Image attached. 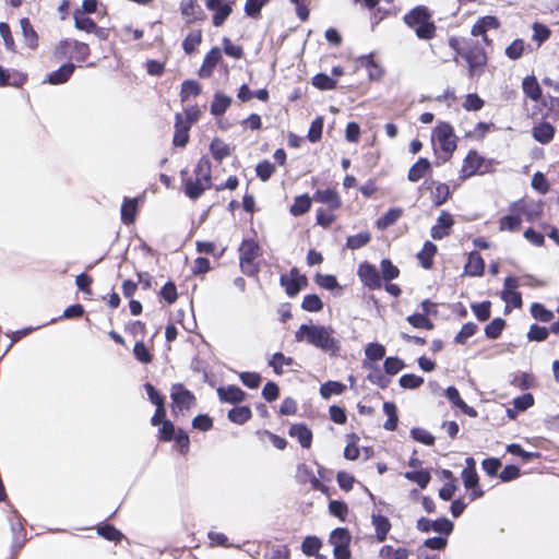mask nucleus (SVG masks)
<instances>
[{
    "instance_id": "1",
    "label": "nucleus",
    "mask_w": 559,
    "mask_h": 559,
    "mask_svg": "<svg viewBox=\"0 0 559 559\" xmlns=\"http://www.w3.org/2000/svg\"><path fill=\"white\" fill-rule=\"evenodd\" d=\"M448 45L454 52V61L457 62L459 58L465 61L469 78L479 76L485 73L489 56L485 45L479 40L452 35L448 38Z\"/></svg>"
},
{
    "instance_id": "2",
    "label": "nucleus",
    "mask_w": 559,
    "mask_h": 559,
    "mask_svg": "<svg viewBox=\"0 0 559 559\" xmlns=\"http://www.w3.org/2000/svg\"><path fill=\"white\" fill-rule=\"evenodd\" d=\"M181 190L191 200H198L212 187V163L207 156H202L193 169L180 171Z\"/></svg>"
},
{
    "instance_id": "3",
    "label": "nucleus",
    "mask_w": 559,
    "mask_h": 559,
    "mask_svg": "<svg viewBox=\"0 0 559 559\" xmlns=\"http://www.w3.org/2000/svg\"><path fill=\"white\" fill-rule=\"evenodd\" d=\"M402 20L420 40L429 41L437 36L438 27L433 20V11L427 5L418 4L412 8Z\"/></svg>"
},
{
    "instance_id": "4",
    "label": "nucleus",
    "mask_w": 559,
    "mask_h": 559,
    "mask_svg": "<svg viewBox=\"0 0 559 559\" xmlns=\"http://www.w3.org/2000/svg\"><path fill=\"white\" fill-rule=\"evenodd\" d=\"M238 253L241 272L250 277L258 276L260 273L258 259L262 255V249L259 242L253 238L242 239L238 248Z\"/></svg>"
},
{
    "instance_id": "5",
    "label": "nucleus",
    "mask_w": 559,
    "mask_h": 559,
    "mask_svg": "<svg viewBox=\"0 0 559 559\" xmlns=\"http://www.w3.org/2000/svg\"><path fill=\"white\" fill-rule=\"evenodd\" d=\"M497 164L495 159L485 158L476 150H471L462 162L460 178L464 180L476 175L491 174Z\"/></svg>"
},
{
    "instance_id": "6",
    "label": "nucleus",
    "mask_w": 559,
    "mask_h": 559,
    "mask_svg": "<svg viewBox=\"0 0 559 559\" xmlns=\"http://www.w3.org/2000/svg\"><path fill=\"white\" fill-rule=\"evenodd\" d=\"M91 56L88 44L78 39H61L53 48V57L57 61L64 59L74 60L78 63L85 62Z\"/></svg>"
},
{
    "instance_id": "7",
    "label": "nucleus",
    "mask_w": 559,
    "mask_h": 559,
    "mask_svg": "<svg viewBox=\"0 0 559 559\" xmlns=\"http://www.w3.org/2000/svg\"><path fill=\"white\" fill-rule=\"evenodd\" d=\"M170 408L175 418L186 416L197 405V397L182 383H174L170 388Z\"/></svg>"
},
{
    "instance_id": "8",
    "label": "nucleus",
    "mask_w": 559,
    "mask_h": 559,
    "mask_svg": "<svg viewBox=\"0 0 559 559\" xmlns=\"http://www.w3.org/2000/svg\"><path fill=\"white\" fill-rule=\"evenodd\" d=\"M159 442L174 441V448L181 454L187 455L190 451L189 435L182 428H176L173 421H166L157 432Z\"/></svg>"
},
{
    "instance_id": "9",
    "label": "nucleus",
    "mask_w": 559,
    "mask_h": 559,
    "mask_svg": "<svg viewBox=\"0 0 559 559\" xmlns=\"http://www.w3.org/2000/svg\"><path fill=\"white\" fill-rule=\"evenodd\" d=\"M531 117L552 122L559 121V97L549 94L544 96L533 106Z\"/></svg>"
},
{
    "instance_id": "10",
    "label": "nucleus",
    "mask_w": 559,
    "mask_h": 559,
    "mask_svg": "<svg viewBox=\"0 0 559 559\" xmlns=\"http://www.w3.org/2000/svg\"><path fill=\"white\" fill-rule=\"evenodd\" d=\"M332 328L321 325H309L308 343L323 350H336L337 341L332 336Z\"/></svg>"
},
{
    "instance_id": "11",
    "label": "nucleus",
    "mask_w": 559,
    "mask_h": 559,
    "mask_svg": "<svg viewBox=\"0 0 559 559\" xmlns=\"http://www.w3.org/2000/svg\"><path fill=\"white\" fill-rule=\"evenodd\" d=\"M466 466L462 471V479L464 487L469 490L468 498L471 501L484 497L485 491L479 486V477L476 471V462L473 457L465 460Z\"/></svg>"
},
{
    "instance_id": "12",
    "label": "nucleus",
    "mask_w": 559,
    "mask_h": 559,
    "mask_svg": "<svg viewBox=\"0 0 559 559\" xmlns=\"http://www.w3.org/2000/svg\"><path fill=\"white\" fill-rule=\"evenodd\" d=\"M432 136L438 141L440 148L452 155L457 147V138L453 127L447 121H440L432 131Z\"/></svg>"
},
{
    "instance_id": "13",
    "label": "nucleus",
    "mask_w": 559,
    "mask_h": 559,
    "mask_svg": "<svg viewBox=\"0 0 559 559\" xmlns=\"http://www.w3.org/2000/svg\"><path fill=\"white\" fill-rule=\"evenodd\" d=\"M501 26L500 20L495 15H485L479 17L471 28V35L473 37H481L483 44L487 47H491L493 40L488 37L487 33L491 29H498Z\"/></svg>"
},
{
    "instance_id": "14",
    "label": "nucleus",
    "mask_w": 559,
    "mask_h": 559,
    "mask_svg": "<svg viewBox=\"0 0 559 559\" xmlns=\"http://www.w3.org/2000/svg\"><path fill=\"white\" fill-rule=\"evenodd\" d=\"M280 284L289 297H295L302 288L307 287L308 278L300 274L297 267H292L288 274L280 276Z\"/></svg>"
},
{
    "instance_id": "15",
    "label": "nucleus",
    "mask_w": 559,
    "mask_h": 559,
    "mask_svg": "<svg viewBox=\"0 0 559 559\" xmlns=\"http://www.w3.org/2000/svg\"><path fill=\"white\" fill-rule=\"evenodd\" d=\"M357 275L367 288L371 290L381 288V275L373 264L367 261L361 262L358 265Z\"/></svg>"
},
{
    "instance_id": "16",
    "label": "nucleus",
    "mask_w": 559,
    "mask_h": 559,
    "mask_svg": "<svg viewBox=\"0 0 559 559\" xmlns=\"http://www.w3.org/2000/svg\"><path fill=\"white\" fill-rule=\"evenodd\" d=\"M207 10L213 11L212 23L215 27L222 26L233 13V2L224 0H205Z\"/></svg>"
},
{
    "instance_id": "17",
    "label": "nucleus",
    "mask_w": 559,
    "mask_h": 559,
    "mask_svg": "<svg viewBox=\"0 0 559 559\" xmlns=\"http://www.w3.org/2000/svg\"><path fill=\"white\" fill-rule=\"evenodd\" d=\"M509 211L519 212L520 217L524 216L528 222H536L543 216V206L539 203L527 202L524 199L511 203Z\"/></svg>"
},
{
    "instance_id": "18",
    "label": "nucleus",
    "mask_w": 559,
    "mask_h": 559,
    "mask_svg": "<svg viewBox=\"0 0 559 559\" xmlns=\"http://www.w3.org/2000/svg\"><path fill=\"white\" fill-rule=\"evenodd\" d=\"M312 199L325 204L330 211H336L342 206V199L336 188L317 189Z\"/></svg>"
},
{
    "instance_id": "19",
    "label": "nucleus",
    "mask_w": 559,
    "mask_h": 559,
    "mask_svg": "<svg viewBox=\"0 0 559 559\" xmlns=\"http://www.w3.org/2000/svg\"><path fill=\"white\" fill-rule=\"evenodd\" d=\"M454 223L453 215L447 211H442L437 218V223L430 229L431 237L436 240H440L449 236Z\"/></svg>"
},
{
    "instance_id": "20",
    "label": "nucleus",
    "mask_w": 559,
    "mask_h": 559,
    "mask_svg": "<svg viewBox=\"0 0 559 559\" xmlns=\"http://www.w3.org/2000/svg\"><path fill=\"white\" fill-rule=\"evenodd\" d=\"M222 60V51L218 47H213L205 55L203 62L198 71V75L201 79H209L213 75V72L217 63Z\"/></svg>"
},
{
    "instance_id": "21",
    "label": "nucleus",
    "mask_w": 559,
    "mask_h": 559,
    "mask_svg": "<svg viewBox=\"0 0 559 559\" xmlns=\"http://www.w3.org/2000/svg\"><path fill=\"white\" fill-rule=\"evenodd\" d=\"M216 393L222 403L238 404L243 402L247 397L246 392L234 384L218 386Z\"/></svg>"
},
{
    "instance_id": "22",
    "label": "nucleus",
    "mask_w": 559,
    "mask_h": 559,
    "mask_svg": "<svg viewBox=\"0 0 559 559\" xmlns=\"http://www.w3.org/2000/svg\"><path fill=\"white\" fill-rule=\"evenodd\" d=\"M555 134V126L547 120H540L532 128L533 139L543 145L549 144L554 140Z\"/></svg>"
},
{
    "instance_id": "23",
    "label": "nucleus",
    "mask_w": 559,
    "mask_h": 559,
    "mask_svg": "<svg viewBox=\"0 0 559 559\" xmlns=\"http://www.w3.org/2000/svg\"><path fill=\"white\" fill-rule=\"evenodd\" d=\"M288 435L296 438L302 449H310L312 445V430L304 423L293 424L288 429Z\"/></svg>"
},
{
    "instance_id": "24",
    "label": "nucleus",
    "mask_w": 559,
    "mask_h": 559,
    "mask_svg": "<svg viewBox=\"0 0 559 559\" xmlns=\"http://www.w3.org/2000/svg\"><path fill=\"white\" fill-rule=\"evenodd\" d=\"M75 66L72 62H67L60 66L57 70L52 71L47 76V82L51 85H60L67 83L73 75Z\"/></svg>"
},
{
    "instance_id": "25",
    "label": "nucleus",
    "mask_w": 559,
    "mask_h": 559,
    "mask_svg": "<svg viewBox=\"0 0 559 559\" xmlns=\"http://www.w3.org/2000/svg\"><path fill=\"white\" fill-rule=\"evenodd\" d=\"M191 127L185 124L183 117L180 112L175 116V133L173 143L175 146L185 147L189 142V131Z\"/></svg>"
},
{
    "instance_id": "26",
    "label": "nucleus",
    "mask_w": 559,
    "mask_h": 559,
    "mask_svg": "<svg viewBox=\"0 0 559 559\" xmlns=\"http://www.w3.org/2000/svg\"><path fill=\"white\" fill-rule=\"evenodd\" d=\"M444 394L453 406L460 408L468 417L475 418L478 416L477 411L464 402L455 386L447 388Z\"/></svg>"
},
{
    "instance_id": "27",
    "label": "nucleus",
    "mask_w": 559,
    "mask_h": 559,
    "mask_svg": "<svg viewBox=\"0 0 559 559\" xmlns=\"http://www.w3.org/2000/svg\"><path fill=\"white\" fill-rule=\"evenodd\" d=\"M522 91L524 95L533 102L542 100L543 90L535 75H526L522 80Z\"/></svg>"
},
{
    "instance_id": "28",
    "label": "nucleus",
    "mask_w": 559,
    "mask_h": 559,
    "mask_svg": "<svg viewBox=\"0 0 559 559\" xmlns=\"http://www.w3.org/2000/svg\"><path fill=\"white\" fill-rule=\"evenodd\" d=\"M465 274L469 276H483L485 272V261L478 251L468 253L467 262L464 267Z\"/></svg>"
},
{
    "instance_id": "29",
    "label": "nucleus",
    "mask_w": 559,
    "mask_h": 559,
    "mask_svg": "<svg viewBox=\"0 0 559 559\" xmlns=\"http://www.w3.org/2000/svg\"><path fill=\"white\" fill-rule=\"evenodd\" d=\"M431 164L425 158L420 157L414 165L411 166L407 173V179L411 182H417L431 173Z\"/></svg>"
},
{
    "instance_id": "30",
    "label": "nucleus",
    "mask_w": 559,
    "mask_h": 559,
    "mask_svg": "<svg viewBox=\"0 0 559 559\" xmlns=\"http://www.w3.org/2000/svg\"><path fill=\"white\" fill-rule=\"evenodd\" d=\"M371 523L374 526L377 540L379 543L384 542L392 527L390 520L381 513H373L371 515Z\"/></svg>"
},
{
    "instance_id": "31",
    "label": "nucleus",
    "mask_w": 559,
    "mask_h": 559,
    "mask_svg": "<svg viewBox=\"0 0 559 559\" xmlns=\"http://www.w3.org/2000/svg\"><path fill=\"white\" fill-rule=\"evenodd\" d=\"M522 226V218L520 217L519 212L510 211L509 214L503 215L499 218L498 228L499 231H519Z\"/></svg>"
},
{
    "instance_id": "32",
    "label": "nucleus",
    "mask_w": 559,
    "mask_h": 559,
    "mask_svg": "<svg viewBox=\"0 0 559 559\" xmlns=\"http://www.w3.org/2000/svg\"><path fill=\"white\" fill-rule=\"evenodd\" d=\"M20 25L22 28V34L25 40L26 46L35 50L39 45V37L35 28L33 27L28 17H23L20 20Z\"/></svg>"
},
{
    "instance_id": "33",
    "label": "nucleus",
    "mask_w": 559,
    "mask_h": 559,
    "mask_svg": "<svg viewBox=\"0 0 559 559\" xmlns=\"http://www.w3.org/2000/svg\"><path fill=\"white\" fill-rule=\"evenodd\" d=\"M437 251V246L433 242L427 240L424 243L423 249L416 254L420 265L425 270H431L433 267V258Z\"/></svg>"
},
{
    "instance_id": "34",
    "label": "nucleus",
    "mask_w": 559,
    "mask_h": 559,
    "mask_svg": "<svg viewBox=\"0 0 559 559\" xmlns=\"http://www.w3.org/2000/svg\"><path fill=\"white\" fill-rule=\"evenodd\" d=\"M180 11L183 16H187V23H193L197 20L203 19V11L198 4L197 0H183L180 3Z\"/></svg>"
},
{
    "instance_id": "35",
    "label": "nucleus",
    "mask_w": 559,
    "mask_h": 559,
    "mask_svg": "<svg viewBox=\"0 0 559 559\" xmlns=\"http://www.w3.org/2000/svg\"><path fill=\"white\" fill-rule=\"evenodd\" d=\"M403 215L404 210L402 207H391L376 221V226L380 230H385L394 225Z\"/></svg>"
},
{
    "instance_id": "36",
    "label": "nucleus",
    "mask_w": 559,
    "mask_h": 559,
    "mask_svg": "<svg viewBox=\"0 0 559 559\" xmlns=\"http://www.w3.org/2000/svg\"><path fill=\"white\" fill-rule=\"evenodd\" d=\"M27 80L25 74L14 72L11 73L8 69L0 66V86H22Z\"/></svg>"
},
{
    "instance_id": "37",
    "label": "nucleus",
    "mask_w": 559,
    "mask_h": 559,
    "mask_svg": "<svg viewBox=\"0 0 559 559\" xmlns=\"http://www.w3.org/2000/svg\"><path fill=\"white\" fill-rule=\"evenodd\" d=\"M231 98L222 92H216L211 104V114L215 117L223 116L231 105Z\"/></svg>"
},
{
    "instance_id": "38",
    "label": "nucleus",
    "mask_w": 559,
    "mask_h": 559,
    "mask_svg": "<svg viewBox=\"0 0 559 559\" xmlns=\"http://www.w3.org/2000/svg\"><path fill=\"white\" fill-rule=\"evenodd\" d=\"M312 200L307 193L297 195L289 207V213L295 217L308 213L311 209Z\"/></svg>"
},
{
    "instance_id": "39",
    "label": "nucleus",
    "mask_w": 559,
    "mask_h": 559,
    "mask_svg": "<svg viewBox=\"0 0 559 559\" xmlns=\"http://www.w3.org/2000/svg\"><path fill=\"white\" fill-rule=\"evenodd\" d=\"M231 147L219 138H214L210 144V152L216 162H222L224 158L231 155Z\"/></svg>"
},
{
    "instance_id": "40",
    "label": "nucleus",
    "mask_w": 559,
    "mask_h": 559,
    "mask_svg": "<svg viewBox=\"0 0 559 559\" xmlns=\"http://www.w3.org/2000/svg\"><path fill=\"white\" fill-rule=\"evenodd\" d=\"M138 213V199L126 198L121 205V221L126 225L134 223Z\"/></svg>"
},
{
    "instance_id": "41",
    "label": "nucleus",
    "mask_w": 559,
    "mask_h": 559,
    "mask_svg": "<svg viewBox=\"0 0 559 559\" xmlns=\"http://www.w3.org/2000/svg\"><path fill=\"white\" fill-rule=\"evenodd\" d=\"M252 417V411L249 406H236L228 411L227 418L237 425H243Z\"/></svg>"
},
{
    "instance_id": "42",
    "label": "nucleus",
    "mask_w": 559,
    "mask_h": 559,
    "mask_svg": "<svg viewBox=\"0 0 559 559\" xmlns=\"http://www.w3.org/2000/svg\"><path fill=\"white\" fill-rule=\"evenodd\" d=\"M203 40L202 29L190 32L182 41V49L187 55H192Z\"/></svg>"
},
{
    "instance_id": "43",
    "label": "nucleus",
    "mask_w": 559,
    "mask_h": 559,
    "mask_svg": "<svg viewBox=\"0 0 559 559\" xmlns=\"http://www.w3.org/2000/svg\"><path fill=\"white\" fill-rule=\"evenodd\" d=\"M350 540L352 535L345 527H337L333 530L329 537V543L333 546V549L338 546L350 545Z\"/></svg>"
},
{
    "instance_id": "44",
    "label": "nucleus",
    "mask_w": 559,
    "mask_h": 559,
    "mask_svg": "<svg viewBox=\"0 0 559 559\" xmlns=\"http://www.w3.org/2000/svg\"><path fill=\"white\" fill-rule=\"evenodd\" d=\"M295 360L293 357L285 356L283 353L277 352L273 354L271 359L269 360V366L272 367L275 374L281 376L283 374L284 366H292L294 365Z\"/></svg>"
},
{
    "instance_id": "45",
    "label": "nucleus",
    "mask_w": 559,
    "mask_h": 559,
    "mask_svg": "<svg viewBox=\"0 0 559 559\" xmlns=\"http://www.w3.org/2000/svg\"><path fill=\"white\" fill-rule=\"evenodd\" d=\"M346 385L340 381H326L320 386V395L329 400L332 395H341L345 392Z\"/></svg>"
},
{
    "instance_id": "46",
    "label": "nucleus",
    "mask_w": 559,
    "mask_h": 559,
    "mask_svg": "<svg viewBox=\"0 0 559 559\" xmlns=\"http://www.w3.org/2000/svg\"><path fill=\"white\" fill-rule=\"evenodd\" d=\"M383 412L388 416L386 421L383 424V428L388 431H394L399 424L396 405L393 402H384Z\"/></svg>"
},
{
    "instance_id": "47",
    "label": "nucleus",
    "mask_w": 559,
    "mask_h": 559,
    "mask_svg": "<svg viewBox=\"0 0 559 559\" xmlns=\"http://www.w3.org/2000/svg\"><path fill=\"white\" fill-rule=\"evenodd\" d=\"M202 92V86L199 82L194 80H186L181 84L180 88V100L185 103L189 99L190 96H199Z\"/></svg>"
},
{
    "instance_id": "48",
    "label": "nucleus",
    "mask_w": 559,
    "mask_h": 559,
    "mask_svg": "<svg viewBox=\"0 0 559 559\" xmlns=\"http://www.w3.org/2000/svg\"><path fill=\"white\" fill-rule=\"evenodd\" d=\"M380 559H408L409 552L404 547L394 548L391 545H384L379 551Z\"/></svg>"
},
{
    "instance_id": "49",
    "label": "nucleus",
    "mask_w": 559,
    "mask_h": 559,
    "mask_svg": "<svg viewBox=\"0 0 559 559\" xmlns=\"http://www.w3.org/2000/svg\"><path fill=\"white\" fill-rule=\"evenodd\" d=\"M495 130V124L492 122H478L474 127L473 130L466 132L465 138L472 139L475 141H481L485 139V136Z\"/></svg>"
},
{
    "instance_id": "50",
    "label": "nucleus",
    "mask_w": 559,
    "mask_h": 559,
    "mask_svg": "<svg viewBox=\"0 0 559 559\" xmlns=\"http://www.w3.org/2000/svg\"><path fill=\"white\" fill-rule=\"evenodd\" d=\"M451 197L450 187L447 183L440 182L436 186L431 192V201L435 206H441Z\"/></svg>"
},
{
    "instance_id": "51",
    "label": "nucleus",
    "mask_w": 559,
    "mask_h": 559,
    "mask_svg": "<svg viewBox=\"0 0 559 559\" xmlns=\"http://www.w3.org/2000/svg\"><path fill=\"white\" fill-rule=\"evenodd\" d=\"M404 477L416 483L421 489H425L431 480V475L428 469L409 471L404 473Z\"/></svg>"
},
{
    "instance_id": "52",
    "label": "nucleus",
    "mask_w": 559,
    "mask_h": 559,
    "mask_svg": "<svg viewBox=\"0 0 559 559\" xmlns=\"http://www.w3.org/2000/svg\"><path fill=\"white\" fill-rule=\"evenodd\" d=\"M369 368L371 371L367 374V380L382 390L386 389L391 382L390 378H388L377 366H370Z\"/></svg>"
},
{
    "instance_id": "53",
    "label": "nucleus",
    "mask_w": 559,
    "mask_h": 559,
    "mask_svg": "<svg viewBox=\"0 0 559 559\" xmlns=\"http://www.w3.org/2000/svg\"><path fill=\"white\" fill-rule=\"evenodd\" d=\"M312 85L320 91H332L336 88L337 82L325 73H318L312 78Z\"/></svg>"
},
{
    "instance_id": "54",
    "label": "nucleus",
    "mask_w": 559,
    "mask_h": 559,
    "mask_svg": "<svg viewBox=\"0 0 559 559\" xmlns=\"http://www.w3.org/2000/svg\"><path fill=\"white\" fill-rule=\"evenodd\" d=\"M73 20L74 27L86 33H92L97 25L93 19L81 14L79 11L73 12Z\"/></svg>"
},
{
    "instance_id": "55",
    "label": "nucleus",
    "mask_w": 559,
    "mask_h": 559,
    "mask_svg": "<svg viewBox=\"0 0 559 559\" xmlns=\"http://www.w3.org/2000/svg\"><path fill=\"white\" fill-rule=\"evenodd\" d=\"M97 533L109 542H120L123 534L111 524H102L97 526Z\"/></svg>"
},
{
    "instance_id": "56",
    "label": "nucleus",
    "mask_w": 559,
    "mask_h": 559,
    "mask_svg": "<svg viewBox=\"0 0 559 559\" xmlns=\"http://www.w3.org/2000/svg\"><path fill=\"white\" fill-rule=\"evenodd\" d=\"M371 240V235L369 231H362L356 235L348 236L346 239L347 248L352 250H357L366 245H368Z\"/></svg>"
},
{
    "instance_id": "57",
    "label": "nucleus",
    "mask_w": 559,
    "mask_h": 559,
    "mask_svg": "<svg viewBox=\"0 0 559 559\" xmlns=\"http://www.w3.org/2000/svg\"><path fill=\"white\" fill-rule=\"evenodd\" d=\"M407 322L416 328L430 331L435 328L433 322L428 318V316L423 313H413L407 317Z\"/></svg>"
},
{
    "instance_id": "58",
    "label": "nucleus",
    "mask_w": 559,
    "mask_h": 559,
    "mask_svg": "<svg viewBox=\"0 0 559 559\" xmlns=\"http://www.w3.org/2000/svg\"><path fill=\"white\" fill-rule=\"evenodd\" d=\"M381 266V278L386 282L395 280L400 276V269L392 263L390 259H382L380 262Z\"/></svg>"
},
{
    "instance_id": "59",
    "label": "nucleus",
    "mask_w": 559,
    "mask_h": 559,
    "mask_svg": "<svg viewBox=\"0 0 559 559\" xmlns=\"http://www.w3.org/2000/svg\"><path fill=\"white\" fill-rule=\"evenodd\" d=\"M364 66L368 69L369 79L378 81L383 76V69L374 61L371 55L361 57Z\"/></svg>"
},
{
    "instance_id": "60",
    "label": "nucleus",
    "mask_w": 559,
    "mask_h": 559,
    "mask_svg": "<svg viewBox=\"0 0 559 559\" xmlns=\"http://www.w3.org/2000/svg\"><path fill=\"white\" fill-rule=\"evenodd\" d=\"M506 328V321L501 318H495L485 326V335L490 340L498 338Z\"/></svg>"
},
{
    "instance_id": "61",
    "label": "nucleus",
    "mask_w": 559,
    "mask_h": 559,
    "mask_svg": "<svg viewBox=\"0 0 559 559\" xmlns=\"http://www.w3.org/2000/svg\"><path fill=\"white\" fill-rule=\"evenodd\" d=\"M322 543L317 536H307L301 543V550L306 556L312 557L319 552Z\"/></svg>"
},
{
    "instance_id": "62",
    "label": "nucleus",
    "mask_w": 559,
    "mask_h": 559,
    "mask_svg": "<svg viewBox=\"0 0 559 559\" xmlns=\"http://www.w3.org/2000/svg\"><path fill=\"white\" fill-rule=\"evenodd\" d=\"M404 368H405L404 360L396 356H390L384 359L383 370H384V373H386L389 376H395Z\"/></svg>"
},
{
    "instance_id": "63",
    "label": "nucleus",
    "mask_w": 559,
    "mask_h": 559,
    "mask_svg": "<svg viewBox=\"0 0 559 559\" xmlns=\"http://www.w3.org/2000/svg\"><path fill=\"white\" fill-rule=\"evenodd\" d=\"M478 331L477 324L474 322H467L463 324L459 333L454 337V342L456 344L464 345L466 344L467 340L472 336H474Z\"/></svg>"
},
{
    "instance_id": "64",
    "label": "nucleus",
    "mask_w": 559,
    "mask_h": 559,
    "mask_svg": "<svg viewBox=\"0 0 559 559\" xmlns=\"http://www.w3.org/2000/svg\"><path fill=\"white\" fill-rule=\"evenodd\" d=\"M301 308L308 312H319L323 309V302L318 295L309 294L304 297Z\"/></svg>"
}]
</instances>
